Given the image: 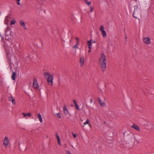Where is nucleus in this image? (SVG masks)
Segmentation results:
<instances>
[{"label": "nucleus", "mask_w": 154, "mask_h": 154, "mask_svg": "<svg viewBox=\"0 0 154 154\" xmlns=\"http://www.w3.org/2000/svg\"><path fill=\"white\" fill-rule=\"evenodd\" d=\"M75 39L76 40V42H79V38H77V37H76L75 38Z\"/></svg>", "instance_id": "29"}, {"label": "nucleus", "mask_w": 154, "mask_h": 154, "mask_svg": "<svg viewBox=\"0 0 154 154\" xmlns=\"http://www.w3.org/2000/svg\"><path fill=\"white\" fill-rule=\"evenodd\" d=\"M20 23L24 29H27L26 25L24 21L21 20L20 21Z\"/></svg>", "instance_id": "10"}, {"label": "nucleus", "mask_w": 154, "mask_h": 154, "mask_svg": "<svg viewBox=\"0 0 154 154\" xmlns=\"http://www.w3.org/2000/svg\"><path fill=\"white\" fill-rule=\"evenodd\" d=\"M85 59L84 57H81L79 63L80 64V66H82L83 65Z\"/></svg>", "instance_id": "11"}, {"label": "nucleus", "mask_w": 154, "mask_h": 154, "mask_svg": "<svg viewBox=\"0 0 154 154\" xmlns=\"http://www.w3.org/2000/svg\"><path fill=\"white\" fill-rule=\"evenodd\" d=\"M63 113L65 116H66L68 113V111L67 109L66 106V105H64L63 107Z\"/></svg>", "instance_id": "9"}, {"label": "nucleus", "mask_w": 154, "mask_h": 154, "mask_svg": "<svg viewBox=\"0 0 154 154\" xmlns=\"http://www.w3.org/2000/svg\"><path fill=\"white\" fill-rule=\"evenodd\" d=\"M96 41L94 40H91V43H96Z\"/></svg>", "instance_id": "34"}, {"label": "nucleus", "mask_w": 154, "mask_h": 154, "mask_svg": "<svg viewBox=\"0 0 154 154\" xmlns=\"http://www.w3.org/2000/svg\"><path fill=\"white\" fill-rule=\"evenodd\" d=\"M132 127L133 128L136 130L137 131H140V129L139 128V127L135 124H133L132 126Z\"/></svg>", "instance_id": "17"}, {"label": "nucleus", "mask_w": 154, "mask_h": 154, "mask_svg": "<svg viewBox=\"0 0 154 154\" xmlns=\"http://www.w3.org/2000/svg\"><path fill=\"white\" fill-rule=\"evenodd\" d=\"M5 31L6 39L10 42L12 44L13 43L12 39L13 37V33L11 32L9 26H7V27L5 29Z\"/></svg>", "instance_id": "2"}, {"label": "nucleus", "mask_w": 154, "mask_h": 154, "mask_svg": "<svg viewBox=\"0 0 154 154\" xmlns=\"http://www.w3.org/2000/svg\"><path fill=\"white\" fill-rule=\"evenodd\" d=\"M33 86L35 88H37L38 87V85L37 83V80L35 79H33Z\"/></svg>", "instance_id": "8"}, {"label": "nucleus", "mask_w": 154, "mask_h": 154, "mask_svg": "<svg viewBox=\"0 0 154 154\" xmlns=\"http://www.w3.org/2000/svg\"><path fill=\"white\" fill-rule=\"evenodd\" d=\"M88 125H89V127H91V125L90 124H88Z\"/></svg>", "instance_id": "40"}, {"label": "nucleus", "mask_w": 154, "mask_h": 154, "mask_svg": "<svg viewBox=\"0 0 154 154\" xmlns=\"http://www.w3.org/2000/svg\"><path fill=\"white\" fill-rule=\"evenodd\" d=\"M16 75V74L15 72H13V74L12 75V76H11V79L13 80H15Z\"/></svg>", "instance_id": "20"}, {"label": "nucleus", "mask_w": 154, "mask_h": 154, "mask_svg": "<svg viewBox=\"0 0 154 154\" xmlns=\"http://www.w3.org/2000/svg\"><path fill=\"white\" fill-rule=\"evenodd\" d=\"M99 64L103 71H104L106 69V64L107 63L106 57L103 53H102L99 60Z\"/></svg>", "instance_id": "1"}, {"label": "nucleus", "mask_w": 154, "mask_h": 154, "mask_svg": "<svg viewBox=\"0 0 154 154\" xmlns=\"http://www.w3.org/2000/svg\"><path fill=\"white\" fill-rule=\"evenodd\" d=\"M16 23V21L14 20H13L11 22V25L14 24Z\"/></svg>", "instance_id": "24"}, {"label": "nucleus", "mask_w": 154, "mask_h": 154, "mask_svg": "<svg viewBox=\"0 0 154 154\" xmlns=\"http://www.w3.org/2000/svg\"><path fill=\"white\" fill-rule=\"evenodd\" d=\"M104 28L103 26L101 25L100 28V30L101 32L103 37H105L107 35L106 31L104 30Z\"/></svg>", "instance_id": "4"}, {"label": "nucleus", "mask_w": 154, "mask_h": 154, "mask_svg": "<svg viewBox=\"0 0 154 154\" xmlns=\"http://www.w3.org/2000/svg\"><path fill=\"white\" fill-rule=\"evenodd\" d=\"M73 102L74 104H75V105H76V104H77V103L76 101L75 100H73Z\"/></svg>", "instance_id": "32"}, {"label": "nucleus", "mask_w": 154, "mask_h": 154, "mask_svg": "<svg viewBox=\"0 0 154 154\" xmlns=\"http://www.w3.org/2000/svg\"><path fill=\"white\" fill-rule=\"evenodd\" d=\"M136 8H134V11L133 13V17H135V18H137V16L135 15V12H136Z\"/></svg>", "instance_id": "22"}, {"label": "nucleus", "mask_w": 154, "mask_h": 154, "mask_svg": "<svg viewBox=\"0 0 154 154\" xmlns=\"http://www.w3.org/2000/svg\"><path fill=\"white\" fill-rule=\"evenodd\" d=\"M57 142L58 143V144L59 145L61 146V141L60 140V139H57Z\"/></svg>", "instance_id": "27"}, {"label": "nucleus", "mask_w": 154, "mask_h": 154, "mask_svg": "<svg viewBox=\"0 0 154 154\" xmlns=\"http://www.w3.org/2000/svg\"><path fill=\"white\" fill-rule=\"evenodd\" d=\"M39 119V120L40 122H42V119L41 116V115L40 113H38L37 115Z\"/></svg>", "instance_id": "19"}, {"label": "nucleus", "mask_w": 154, "mask_h": 154, "mask_svg": "<svg viewBox=\"0 0 154 154\" xmlns=\"http://www.w3.org/2000/svg\"><path fill=\"white\" fill-rule=\"evenodd\" d=\"M87 4L88 7H89V6H91V2H89L88 3H87Z\"/></svg>", "instance_id": "28"}, {"label": "nucleus", "mask_w": 154, "mask_h": 154, "mask_svg": "<svg viewBox=\"0 0 154 154\" xmlns=\"http://www.w3.org/2000/svg\"><path fill=\"white\" fill-rule=\"evenodd\" d=\"M17 4L18 5H20V3L19 2H17Z\"/></svg>", "instance_id": "37"}, {"label": "nucleus", "mask_w": 154, "mask_h": 154, "mask_svg": "<svg viewBox=\"0 0 154 154\" xmlns=\"http://www.w3.org/2000/svg\"><path fill=\"white\" fill-rule=\"evenodd\" d=\"M75 108H76V109L77 110L79 109V106H78L77 104H76V105H75Z\"/></svg>", "instance_id": "30"}, {"label": "nucleus", "mask_w": 154, "mask_h": 154, "mask_svg": "<svg viewBox=\"0 0 154 154\" xmlns=\"http://www.w3.org/2000/svg\"><path fill=\"white\" fill-rule=\"evenodd\" d=\"M143 41L144 43L149 44L150 43V39L149 37H143Z\"/></svg>", "instance_id": "5"}, {"label": "nucleus", "mask_w": 154, "mask_h": 154, "mask_svg": "<svg viewBox=\"0 0 154 154\" xmlns=\"http://www.w3.org/2000/svg\"><path fill=\"white\" fill-rule=\"evenodd\" d=\"M66 154H71V153L69 151L66 152Z\"/></svg>", "instance_id": "36"}, {"label": "nucleus", "mask_w": 154, "mask_h": 154, "mask_svg": "<svg viewBox=\"0 0 154 154\" xmlns=\"http://www.w3.org/2000/svg\"><path fill=\"white\" fill-rule=\"evenodd\" d=\"M81 121H82V122L83 121V120H81Z\"/></svg>", "instance_id": "42"}, {"label": "nucleus", "mask_w": 154, "mask_h": 154, "mask_svg": "<svg viewBox=\"0 0 154 154\" xmlns=\"http://www.w3.org/2000/svg\"><path fill=\"white\" fill-rule=\"evenodd\" d=\"M91 51V49H89V50L88 51V53H90Z\"/></svg>", "instance_id": "39"}, {"label": "nucleus", "mask_w": 154, "mask_h": 154, "mask_svg": "<svg viewBox=\"0 0 154 154\" xmlns=\"http://www.w3.org/2000/svg\"><path fill=\"white\" fill-rule=\"evenodd\" d=\"M84 1L85 3L86 4L90 2V1H88V0H84Z\"/></svg>", "instance_id": "31"}, {"label": "nucleus", "mask_w": 154, "mask_h": 154, "mask_svg": "<svg viewBox=\"0 0 154 154\" xmlns=\"http://www.w3.org/2000/svg\"><path fill=\"white\" fill-rule=\"evenodd\" d=\"M20 44L19 43H16L14 46H13L16 49L18 50L19 49Z\"/></svg>", "instance_id": "18"}, {"label": "nucleus", "mask_w": 154, "mask_h": 154, "mask_svg": "<svg viewBox=\"0 0 154 154\" xmlns=\"http://www.w3.org/2000/svg\"><path fill=\"white\" fill-rule=\"evenodd\" d=\"M72 134L74 137V138L76 137V135L75 134H74L72 133Z\"/></svg>", "instance_id": "33"}, {"label": "nucleus", "mask_w": 154, "mask_h": 154, "mask_svg": "<svg viewBox=\"0 0 154 154\" xmlns=\"http://www.w3.org/2000/svg\"><path fill=\"white\" fill-rule=\"evenodd\" d=\"M11 17L9 15L6 16L5 17V24H6L7 26H8V22L11 20Z\"/></svg>", "instance_id": "7"}, {"label": "nucleus", "mask_w": 154, "mask_h": 154, "mask_svg": "<svg viewBox=\"0 0 154 154\" xmlns=\"http://www.w3.org/2000/svg\"><path fill=\"white\" fill-rule=\"evenodd\" d=\"M94 10V8L91 6H89L88 7V10L89 11L87 12L88 14H89L90 13H92L93 12Z\"/></svg>", "instance_id": "12"}, {"label": "nucleus", "mask_w": 154, "mask_h": 154, "mask_svg": "<svg viewBox=\"0 0 154 154\" xmlns=\"http://www.w3.org/2000/svg\"><path fill=\"white\" fill-rule=\"evenodd\" d=\"M56 137H57V140L60 139V137H59V135H58V134L57 133H56Z\"/></svg>", "instance_id": "26"}, {"label": "nucleus", "mask_w": 154, "mask_h": 154, "mask_svg": "<svg viewBox=\"0 0 154 154\" xmlns=\"http://www.w3.org/2000/svg\"><path fill=\"white\" fill-rule=\"evenodd\" d=\"M79 42H76V44L73 47V48L75 49H76L77 48H78V46L79 45Z\"/></svg>", "instance_id": "21"}, {"label": "nucleus", "mask_w": 154, "mask_h": 154, "mask_svg": "<svg viewBox=\"0 0 154 154\" xmlns=\"http://www.w3.org/2000/svg\"><path fill=\"white\" fill-rule=\"evenodd\" d=\"M89 122V120L88 119H87V120L86 122H84L83 123V124H84V125H86V124H88Z\"/></svg>", "instance_id": "23"}, {"label": "nucleus", "mask_w": 154, "mask_h": 154, "mask_svg": "<svg viewBox=\"0 0 154 154\" xmlns=\"http://www.w3.org/2000/svg\"><path fill=\"white\" fill-rule=\"evenodd\" d=\"M9 141L8 138L7 137H5L4 139L3 144L5 148H7L8 145Z\"/></svg>", "instance_id": "6"}, {"label": "nucleus", "mask_w": 154, "mask_h": 154, "mask_svg": "<svg viewBox=\"0 0 154 154\" xmlns=\"http://www.w3.org/2000/svg\"><path fill=\"white\" fill-rule=\"evenodd\" d=\"M17 0V2H19L20 1V0Z\"/></svg>", "instance_id": "41"}, {"label": "nucleus", "mask_w": 154, "mask_h": 154, "mask_svg": "<svg viewBox=\"0 0 154 154\" xmlns=\"http://www.w3.org/2000/svg\"><path fill=\"white\" fill-rule=\"evenodd\" d=\"M87 45L88 46V48L89 49H91L92 48V43L91 42V40L90 41H88L87 42Z\"/></svg>", "instance_id": "16"}, {"label": "nucleus", "mask_w": 154, "mask_h": 154, "mask_svg": "<svg viewBox=\"0 0 154 154\" xmlns=\"http://www.w3.org/2000/svg\"><path fill=\"white\" fill-rule=\"evenodd\" d=\"M98 99L99 102L100 106H104L105 105V103L103 101L100 99L99 98H98Z\"/></svg>", "instance_id": "13"}, {"label": "nucleus", "mask_w": 154, "mask_h": 154, "mask_svg": "<svg viewBox=\"0 0 154 154\" xmlns=\"http://www.w3.org/2000/svg\"><path fill=\"white\" fill-rule=\"evenodd\" d=\"M90 102H91V103H92L93 102V100L92 99H91L90 100Z\"/></svg>", "instance_id": "35"}, {"label": "nucleus", "mask_w": 154, "mask_h": 154, "mask_svg": "<svg viewBox=\"0 0 154 154\" xmlns=\"http://www.w3.org/2000/svg\"><path fill=\"white\" fill-rule=\"evenodd\" d=\"M127 35H125V40H126V42L127 41Z\"/></svg>", "instance_id": "38"}, {"label": "nucleus", "mask_w": 154, "mask_h": 154, "mask_svg": "<svg viewBox=\"0 0 154 154\" xmlns=\"http://www.w3.org/2000/svg\"><path fill=\"white\" fill-rule=\"evenodd\" d=\"M9 100L12 102L13 104H15V99L12 97H9Z\"/></svg>", "instance_id": "14"}, {"label": "nucleus", "mask_w": 154, "mask_h": 154, "mask_svg": "<svg viewBox=\"0 0 154 154\" xmlns=\"http://www.w3.org/2000/svg\"><path fill=\"white\" fill-rule=\"evenodd\" d=\"M44 76L47 78V81L49 85L52 86L53 82V75L48 72H45L44 73Z\"/></svg>", "instance_id": "3"}, {"label": "nucleus", "mask_w": 154, "mask_h": 154, "mask_svg": "<svg viewBox=\"0 0 154 154\" xmlns=\"http://www.w3.org/2000/svg\"><path fill=\"white\" fill-rule=\"evenodd\" d=\"M56 116L59 119H60L61 118V115L60 113H57Z\"/></svg>", "instance_id": "25"}, {"label": "nucleus", "mask_w": 154, "mask_h": 154, "mask_svg": "<svg viewBox=\"0 0 154 154\" xmlns=\"http://www.w3.org/2000/svg\"><path fill=\"white\" fill-rule=\"evenodd\" d=\"M22 115H23V116L24 117H25L26 119H27V118L26 117V116L28 117H30L31 116V114L30 113H28L27 114H26L25 113L23 112L22 113Z\"/></svg>", "instance_id": "15"}]
</instances>
